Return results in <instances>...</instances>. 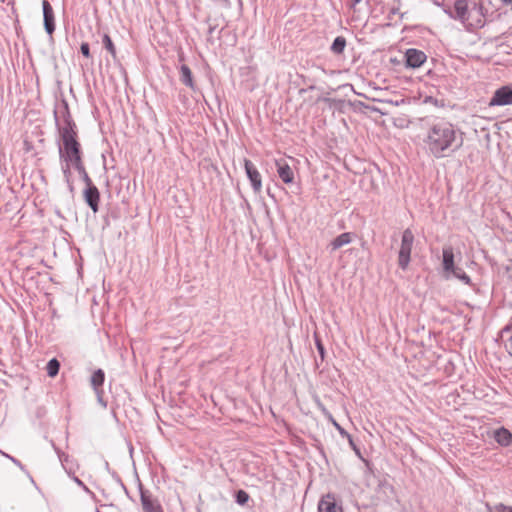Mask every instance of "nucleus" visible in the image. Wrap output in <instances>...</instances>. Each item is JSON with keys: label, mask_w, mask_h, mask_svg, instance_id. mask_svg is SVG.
Returning <instances> with one entry per match:
<instances>
[{"label": "nucleus", "mask_w": 512, "mask_h": 512, "mask_svg": "<svg viewBox=\"0 0 512 512\" xmlns=\"http://www.w3.org/2000/svg\"><path fill=\"white\" fill-rule=\"evenodd\" d=\"M423 142L428 154L442 159L458 151L463 145V138L451 123L439 121L427 128Z\"/></svg>", "instance_id": "1"}, {"label": "nucleus", "mask_w": 512, "mask_h": 512, "mask_svg": "<svg viewBox=\"0 0 512 512\" xmlns=\"http://www.w3.org/2000/svg\"><path fill=\"white\" fill-rule=\"evenodd\" d=\"M63 121L64 123L61 124L55 112V122L62 140V145L59 146V157L61 162L71 163L74 168L83 163L81 146L77 141L76 125L67 110L63 112Z\"/></svg>", "instance_id": "2"}, {"label": "nucleus", "mask_w": 512, "mask_h": 512, "mask_svg": "<svg viewBox=\"0 0 512 512\" xmlns=\"http://www.w3.org/2000/svg\"><path fill=\"white\" fill-rule=\"evenodd\" d=\"M414 243V234L407 228L402 233L401 246L398 256V265L402 270H406L411 259V251Z\"/></svg>", "instance_id": "3"}, {"label": "nucleus", "mask_w": 512, "mask_h": 512, "mask_svg": "<svg viewBox=\"0 0 512 512\" xmlns=\"http://www.w3.org/2000/svg\"><path fill=\"white\" fill-rule=\"evenodd\" d=\"M446 14L462 24H466L469 20V3L468 0H456L453 4V8L446 9Z\"/></svg>", "instance_id": "4"}, {"label": "nucleus", "mask_w": 512, "mask_h": 512, "mask_svg": "<svg viewBox=\"0 0 512 512\" xmlns=\"http://www.w3.org/2000/svg\"><path fill=\"white\" fill-rule=\"evenodd\" d=\"M488 104L490 107L512 105V89L509 86L498 88Z\"/></svg>", "instance_id": "5"}, {"label": "nucleus", "mask_w": 512, "mask_h": 512, "mask_svg": "<svg viewBox=\"0 0 512 512\" xmlns=\"http://www.w3.org/2000/svg\"><path fill=\"white\" fill-rule=\"evenodd\" d=\"M426 59V54L421 50L409 48L405 52V64L407 68H419L424 64Z\"/></svg>", "instance_id": "6"}, {"label": "nucleus", "mask_w": 512, "mask_h": 512, "mask_svg": "<svg viewBox=\"0 0 512 512\" xmlns=\"http://www.w3.org/2000/svg\"><path fill=\"white\" fill-rule=\"evenodd\" d=\"M244 168L254 192H260L262 189V179L258 169L248 159H244Z\"/></svg>", "instance_id": "7"}, {"label": "nucleus", "mask_w": 512, "mask_h": 512, "mask_svg": "<svg viewBox=\"0 0 512 512\" xmlns=\"http://www.w3.org/2000/svg\"><path fill=\"white\" fill-rule=\"evenodd\" d=\"M318 512H343L342 505L336 497L328 493L323 495L318 502Z\"/></svg>", "instance_id": "8"}, {"label": "nucleus", "mask_w": 512, "mask_h": 512, "mask_svg": "<svg viewBox=\"0 0 512 512\" xmlns=\"http://www.w3.org/2000/svg\"><path fill=\"white\" fill-rule=\"evenodd\" d=\"M442 266L443 274L446 280L450 279V271H452L456 265L454 262V252L451 246H445L442 250Z\"/></svg>", "instance_id": "9"}, {"label": "nucleus", "mask_w": 512, "mask_h": 512, "mask_svg": "<svg viewBox=\"0 0 512 512\" xmlns=\"http://www.w3.org/2000/svg\"><path fill=\"white\" fill-rule=\"evenodd\" d=\"M42 8L45 31L49 35H52L55 31V18L53 8L47 0H43Z\"/></svg>", "instance_id": "10"}, {"label": "nucleus", "mask_w": 512, "mask_h": 512, "mask_svg": "<svg viewBox=\"0 0 512 512\" xmlns=\"http://www.w3.org/2000/svg\"><path fill=\"white\" fill-rule=\"evenodd\" d=\"M140 499L144 512H163L161 505L149 492L141 489Z\"/></svg>", "instance_id": "11"}, {"label": "nucleus", "mask_w": 512, "mask_h": 512, "mask_svg": "<svg viewBox=\"0 0 512 512\" xmlns=\"http://www.w3.org/2000/svg\"><path fill=\"white\" fill-rule=\"evenodd\" d=\"M84 199L87 205L96 213L99 209L100 193L95 185L84 189Z\"/></svg>", "instance_id": "12"}, {"label": "nucleus", "mask_w": 512, "mask_h": 512, "mask_svg": "<svg viewBox=\"0 0 512 512\" xmlns=\"http://www.w3.org/2000/svg\"><path fill=\"white\" fill-rule=\"evenodd\" d=\"M276 167L278 176L284 183L289 184L293 182L294 172L287 163L282 160H277Z\"/></svg>", "instance_id": "13"}, {"label": "nucleus", "mask_w": 512, "mask_h": 512, "mask_svg": "<svg viewBox=\"0 0 512 512\" xmlns=\"http://www.w3.org/2000/svg\"><path fill=\"white\" fill-rule=\"evenodd\" d=\"M494 439L501 446L507 447L512 443V434L506 428L501 427L494 431Z\"/></svg>", "instance_id": "14"}, {"label": "nucleus", "mask_w": 512, "mask_h": 512, "mask_svg": "<svg viewBox=\"0 0 512 512\" xmlns=\"http://www.w3.org/2000/svg\"><path fill=\"white\" fill-rule=\"evenodd\" d=\"M352 241V235L349 232L342 233L334 238L331 243V251H335L345 245H348Z\"/></svg>", "instance_id": "15"}, {"label": "nucleus", "mask_w": 512, "mask_h": 512, "mask_svg": "<svg viewBox=\"0 0 512 512\" xmlns=\"http://www.w3.org/2000/svg\"><path fill=\"white\" fill-rule=\"evenodd\" d=\"M180 80L184 85L192 89L194 88V81L191 69L185 64L180 66Z\"/></svg>", "instance_id": "16"}, {"label": "nucleus", "mask_w": 512, "mask_h": 512, "mask_svg": "<svg viewBox=\"0 0 512 512\" xmlns=\"http://www.w3.org/2000/svg\"><path fill=\"white\" fill-rule=\"evenodd\" d=\"M105 374L102 369H97L91 376V385L93 389L98 392V389L103 385Z\"/></svg>", "instance_id": "17"}, {"label": "nucleus", "mask_w": 512, "mask_h": 512, "mask_svg": "<svg viewBox=\"0 0 512 512\" xmlns=\"http://www.w3.org/2000/svg\"><path fill=\"white\" fill-rule=\"evenodd\" d=\"M51 446L53 447V449L55 450L57 456H58V459L59 461L61 462L63 468L65 469L66 472L70 473V468L68 467V464L70 463V457L68 454L62 452L56 445L53 441H51Z\"/></svg>", "instance_id": "18"}, {"label": "nucleus", "mask_w": 512, "mask_h": 512, "mask_svg": "<svg viewBox=\"0 0 512 512\" xmlns=\"http://www.w3.org/2000/svg\"><path fill=\"white\" fill-rule=\"evenodd\" d=\"M454 277L459 279L466 285H472L471 278L463 271L462 268L456 266L452 271H450V278Z\"/></svg>", "instance_id": "19"}, {"label": "nucleus", "mask_w": 512, "mask_h": 512, "mask_svg": "<svg viewBox=\"0 0 512 512\" xmlns=\"http://www.w3.org/2000/svg\"><path fill=\"white\" fill-rule=\"evenodd\" d=\"M345 47L346 39L343 36H338L334 39L330 49L334 54L338 55L343 53Z\"/></svg>", "instance_id": "20"}, {"label": "nucleus", "mask_w": 512, "mask_h": 512, "mask_svg": "<svg viewBox=\"0 0 512 512\" xmlns=\"http://www.w3.org/2000/svg\"><path fill=\"white\" fill-rule=\"evenodd\" d=\"M60 369V363L57 359H51L46 366L47 374L50 377H55Z\"/></svg>", "instance_id": "21"}, {"label": "nucleus", "mask_w": 512, "mask_h": 512, "mask_svg": "<svg viewBox=\"0 0 512 512\" xmlns=\"http://www.w3.org/2000/svg\"><path fill=\"white\" fill-rule=\"evenodd\" d=\"M74 169L79 173V176L83 180V182L85 183L86 187H89V186L93 185V183H92L88 173L86 172V169H85L83 163L78 165V166H76V167H74Z\"/></svg>", "instance_id": "22"}, {"label": "nucleus", "mask_w": 512, "mask_h": 512, "mask_svg": "<svg viewBox=\"0 0 512 512\" xmlns=\"http://www.w3.org/2000/svg\"><path fill=\"white\" fill-rule=\"evenodd\" d=\"M0 454L6 458H8L10 461H12L17 467H19L23 472H25V474L29 477V479L31 480L32 483H34V480L32 478V476L30 475V473L25 469V467L22 465V463L16 459L15 457L3 452L2 450H0Z\"/></svg>", "instance_id": "23"}, {"label": "nucleus", "mask_w": 512, "mask_h": 512, "mask_svg": "<svg viewBox=\"0 0 512 512\" xmlns=\"http://www.w3.org/2000/svg\"><path fill=\"white\" fill-rule=\"evenodd\" d=\"M102 43H103V46L105 47V49L113 56L115 57L116 55V49H115V46L110 38V36L108 34H104L103 35V38H102Z\"/></svg>", "instance_id": "24"}, {"label": "nucleus", "mask_w": 512, "mask_h": 512, "mask_svg": "<svg viewBox=\"0 0 512 512\" xmlns=\"http://www.w3.org/2000/svg\"><path fill=\"white\" fill-rule=\"evenodd\" d=\"M248 500H249V494L246 491H244L242 489L236 491L235 501L237 504L243 506L248 502Z\"/></svg>", "instance_id": "25"}, {"label": "nucleus", "mask_w": 512, "mask_h": 512, "mask_svg": "<svg viewBox=\"0 0 512 512\" xmlns=\"http://www.w3.org/2000/svg\"><path fill=\"white\" fill-rule=\"evenodd\" d=\"M72 164L71 163H67V162H61V169H62V172H63V175H64V178L66 180V182L68 184H70V177H71V168H72ZM71 187V185H69Z\"/></svg>", "instance_id": "26"}, {"label": "nucleus", "mask_w": 512, "mask_h": 512, "mask_svg": "<svg viewBox=\"0 0 512 512\" xmlns=\"http://www.w3.org/2000/svg\"><path fill=\"white\" fill-rule=\"evenodd\" d=\"M80 51L82 53L83 56L85 57H90V47H89V44L87 42H83L80 46Z\"/></svg>", "instance_id": "27"}, {"label": "nucleus", "mask_w": 512, "mask_h": 512, "mask_svg": "<svg viewBox=\"0 0 512 512\" xmlns=\"http://www.w3.org/2000/svg\"><path fill=\"white\" fill-rule=\"evenodd\" d=\"M472 9L476 10L480 15H484V6L482 3H474Z\"/></svg>", "instance_id": "28"}, {"label": "nucleus", "mask_w": 512, "mask_h": 512, "mask_svg": "<svg viewBox=\"0 0 512 512\" xmlns=\"http://www.w3.org/2000/svg\"><path fill=\"white\" fill-rule=\"evenodd\" d=\"M316 346H317V350H318L321 358L323 359L324 358V354H325V349H324L323 344L318 339H316Z\"/></svg>", "instance_id": "29"}, {"label": "nucleus", "mask_w": 512, "mask_h": 512, "mask_svg": "<svg viewBox=\"0 0 512 512\" xmlns=\"http://www.w3.org/2000/svg\"><path fill=\"white\" fill-rule=\"evenodd\" d=\"M490 512H512V508H508L502 504L495 507V511Z\"/></svg>", "instance_id": "30"}, {"label": "nucleus", "mask_w": 512, "mask_h": 512, "mask_svg": "<svg viewBox=\"0 0 512 512\" xmlns=\"http://www.w3.org/2000/svg\"><path fill=\"white\" fill-rule=\"evenodd\" d=\"M73 480L81 487H83L86 491H88V488L84 485V483L78 478V477H73Z\"/></svg>", "instance_id": "31"}, {"label": "nucleus", "mask_w": 512, "mask_h": 512, "mask_svg": "<svg viewBox=\"0 0 512 512\" xmlns=\"http://www.w3.org/2000/svg\"><path fill=\"white\" fill-rule=\"evenodd\" d=\"M504 4H512V0H501Z\"/></svg>", "instance_id": "32"}, {"label": "nucleus", "mask_w": 512, "mask_h": 512, "mask_svg": "<svg viewBox=\"0 0 512 512\" xmlns=\"http://www.w3.org/2000/svg\"><path fill=\"white\" fill-rule=\"evenodd\" d=\"M503 331H509V327H508V326H506V327L503 329Z\"/></svg>", "instance_id": "33"}]
</instances>
